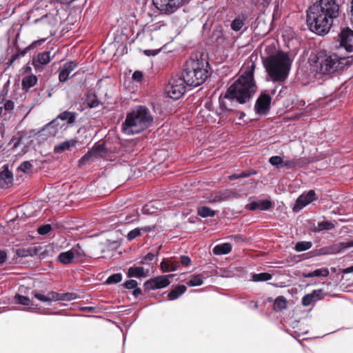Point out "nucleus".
Returning <instances> with one entry per match:
<instances>
[{
    "label": "nucleus",
    "instance_id": "f257e3e1",
    "mask_svg": "<svg viewBox=\"0 0 353 353\" xmlns=\"http://www.w3.org/2000/svg\"><path fill=\"white\" fill-rule=\"evenodd\" d=\"M255 68V63L251 59L244 63L239 78L228 88L223 98L219 99L222 111H232L234 101L243 104L252 98L257 88L254 79Z\"/></svg>",
    "mask_w": 353,
    "mask_h": 353
},
{
    "label": "nucleus",
    "instance_id": "f03ea898",
    "mask_svg": "<svg viewBox=\"0 0 353 353\" xmlns=\"http://www.w3.org/2000/svg\"><path fill=\"white\" fill-rule=\"evenodd\" d=\"M340 14V6L336 0H317L306 10V23L312 32L324 35L329 32Z\"/></svg>",
    "mask_w": 353,
    "mask_h": 353
},
{
    "label": "nucleus",
    "instance_id": "7ed1b4c3",
    "mask_svg": "<svg viewBox=\"0 0 353 353\" xmlns=\"http://www.w3.org/2000/svg\"><path fill=\"white\" fill-rule=\"evenodd\" d=\"M347 58L334 52L321 51L313 55L310 62L316 76L320 78L323 76L330 77L342 71L347 65Z\"/></svg>",
    "mask_w": 353,
    "mask_h": 353
},
{
    "label": "nucleus",
    "instance_id": "20e7f679",
    "mask_svg": "<svg viewBox=\"0 0 353 353\" xmlns=\"http://www.w3.org/2000/svg\"><path fill=\"white\" fill-rule=\"evenodd\" d=\"M152 123L150 110L145 106L139 105L127 114L121 129L124 134L133 135L144 131Z\"/></svg>",
    "mask_w": 353,
    "mask_h": 353
},
{
    "label": "nucleus",
    "instance_id": "39448f33",
    "mask_svg": "<svg viewBox=\"0 0 353 353\" xmlns=\"http://www.w3.org/2000/svg\"><path fill=\"white\" fill-rule=\"evenodd\" d=\"M263 65L273 81L283 82L288 77L291 68L289 56L283 52L263 57Z\"/></svg>",
    "mask_w": 353,
    "mask_h": 353
},
{
    "label": "nucleus",
    "instance_id": "423d86ee",
    "mask_svg": "<svg viewBox=\"0 0 353 353\" xmlns=\"http://www.w3.org/2000/svg\"><path fill=\"white\" fill-rule=\"evenodd\" d=\"M202 61L190 59L186 61L181 77L189 86L196 87L201 85L208 77L207 65Z\"/></svg>",
    "mask_w": 353,
    "mask_h": 353
},
{
    "label": "nucleus",
    "instance_id": "0eeeda50",
    "mask_svg": "<svg viewBox=\"0 0 353 353\" xmlns=\"http://www.w3.org/2000/svg\"><path fill=\"white\" fill-rule=\"evenodd\" d=\"M188 85L181 76H173L165 87L168 96L174 100L180 99L185 92Z\"/></svg>",
    "mask_w": 353,
    "mask_h": 353
},
{
    "label": "nucleus",
    "instance_id": "6e6552de",
    "mask_svg": "<svg viewBox=\"0 0 353 353\" xmlns=\"http://www.w3.org/2000/svg\"><path fill=\"white\" fill-rule=\"evenodd\" d=\"M37 30L48 36H51L54 34V26L57 23V20L52 15L46 14L41 18L35 20Z\"/></svg>",
    "mask_w": 353,
    "mask_h": 353
},
{
    "label": "nucleus",
    "instance_id": "1a4fd4ad",
    "mask_svg": "<svg viewBox=\"0 0 353 353\" xmlns=\"http://www.w3.org/2000/svg\"><path fill=\"white\" fill-rule=\"evenodd\" d=\"M154 6L164 14H172L181 7L184 0H152Z\"/></svg>",
    "mask_w": 353,
    "mask_h": 353
},
{
    "label": "nucleus",
    "instance_id": "9d476101",
    "mask_svg": "<svg viewBox=\"0 0 353 353\" xmlns=\"http://www.w3.org/2000/svg\"><path fill=\"white\" fill-rule=\"evenodd\" d=\"M353 247V241H348L345 242H340L333 244L332 245L321 248L315 251V255H329L336 254L345 249Z\"/></svg>",
    "mask_w": 353,
    "mask_h": 353
},
{
    "label": "nucleus",
    "instance_id": "9b49d317",
    "mask_svg": "<svg viewBox=\"0 0 353 353\" xmlns=\"http://www.w3.org/2000/svg\"><path fill=\"white\" fill-rule=\"evenodd\" d=\"M173 276V274L163 275L157 276L151 279L144 283V288L145 290H150L153 289L163 288L169 285L170 281L169 278Z\"/></svg>",
    "mask_w": 353,
    "mask_h": 353
},
{
    "label": "nucleus",
    "instance_id": "f8f14e48",
    "mask_svg": "<svg viewBox=\"0 0 353 353\" xmlns=\"http://www.w3.org/2000/svg\"><path fill=\"white\" fill-rule=\"evenodd\" d=\"M340 46L347 52H353V30L349 28L343 29L339 34Z\"/></svg>",
    "mask_w": 353,
    "mask_h": 353
},
{
    "label": "nucleus",
    "instance_id": "ddd939ff",
    "mask_svg": "<svg viewBox=\"0 0 353 353\" xmlns=\"http://www.w3.org/2000/svg\"><path fill=\"white\" fill-rule=\"evenodd\" d=\"M238 193L231 190L210 194L207 199L210 203H218L232 198H237Z\"/></svg>",
    "mask_w": 353,
    "mask_h": 353
},
{
    "label": "nucleus",
    "instance_id": "4468645a",
    "mask_svg": "<svg viewBox=\"0 0 353 353\" xmlns=\"http://www.w3.org/2000/svg\"><path fill=\"white\" fill-rule=\"evenodd\" d=\"M316 199L315 192L311 190L307 194H303L298 197L293 207V210L298 212Z\"/></svg>",
    "mask_w": 353,
    "mask_h": 353
},
{
    "label": "nucleus",
    "instance_id": "2eb2a0df",
    "mask_svg": "<svg viewBox=\"0 0 353 353\" xmlns=\"http://www.w3.org/2000/svg\"><path fill=\"white\" fill-rule=\"evenodd\" d=\"M271 97L268 94H261L255 103V110L259 114H265L270 108Z\"/></svg>",
    "mask_w": 353,
    "mask_h": 353
},
{
    "label": "nucleus",
    "instance_id": "dca6fc26",
    "mask_svg": "<svg viewBox=\"0 0 353 353\" xmlns=\"http://www.w3.org/2000/svg\"><path fill=\"white\" fill-rule=\"evenodd\" d=\"M77 62L69 61L65 63L59 69V79L61 82H65L70 77V73L77 67Z\"/></svg>",
    "mask_w": 353,
    "mask_h": 353
},
{
    "label": "nucleus",
    "instance_id": "f3484780",
    "mask_svg": "<svg viewBox=\"0 0 353 353\" xmlns=\"http://www.w3.org/2000/svg\"><path fill=\"white\" fill-rule=\"evenodd\" d=\"M13 176L7 168L0 172V187L7 188L12 184Z\"/></svg>",
    "mask_w": 353,
    "mask_h": 353
},
{
    "label": "nucleus",
    "instance_id": "a211bd4d",
    "mask_svg": "<svg viewBox=\"0 0 353 353\" xmlns=\"http://www.w3.org/2000/svg\"><path fill=\"white\" fill-rule=\"evenodd\" d=\"M34 135H37L38 138L42 140L47 139L48 137H54L57 135L54 129L49 124H46L39 132H35L33 131Z\"/></svg>",
    "mask_w": 353,
    "mask_h": 353
},
{
    "label": "nucleus",
    "instance_id": "6ab92c4d",
    "mask_svg": "<svg viewBox=\"0 0 353 353\" xmlns=\"http://www.w3.org/2000/svg\"><path fill=\"white\" fill-rule=\"evenodd\" d=\"M322 294V290H313L312 293L305 295L302 298V305L303 306H308L312 303L320 299V295Z\"/></svg>",
    "mask_w": 353,
    "mask_h": 353
},
{
    "label": "nucleus",
    "instance_id": "aec40b11",
    "mask_svg": "<svg viewBox=\"0 0 353 353\" xmlns=\"http://www.w3.org/2000/svg\"><path fill=\"white\" fill-rule=\"evenodd\" d=\"M57 117L62 121H65L68 125H73L76 121L77 113L66 110L60 113Z\"/></svg>",
    "mask_w": 353,
    "mask_h": 353
},
{
    "label": "nucleus",
    "instance_id": "412c9836",
    "mask_svg": "<svg viewBox=\"0 0 353 353\" xmlns=\"http://www.w3.org/2000/svg\"><path fill=\"white\" fill-rule=\"evenodd\" d=\"M77 140L71 139L69 141H63L54 146V151L57 153L62 152L65 150H69L71 147L75 146Z\"/></svg>",
    "mask_w": 353,
    "mask_h": 353
},
{
    "label": "nucleus",
    "instance_id": "4be33fe9",
    "mask_svg": "<svg viewBox=\"0 0 353 353\" xmlns=\"http://www.w3.org/2000/svg\"><path fill=\"white\" fill-rule=\"evenodd\" d=\"M128 275L129 277H145L148 276V272H145L143 267H130L128 269Z\"/></svg>",
    "mask_w": 353,
    "mask_h": 353
},
{
    "label": "nucleus",
    "instance_id": "5701e85b",
    "mask_svg": "<svg viewBox=\"0 0 353 353\" xmlns=\"http://www.w3.org/2000/svg\"><path fill=\"white\" fill-rule=\"evenodd\" d=\"M50 61V52H43L37 54V61L33 62L35 68L39 67V64L46 65Z\"/></svg>",
    "mask_w": 353,
    "mask_h": 353
},
{
    "label": "nucleus",
    "instance_id": "b1692460",
    "mask_svg": "<svg viewBox=\"0 0 353 353\" xmlns=\"http://www.w3.org/2000/svg\"><path fill=\"white\" fill-rule=\"evenodd\" d=\"M232 245L229 243H224L216 245L213 249L214 254L216 255L226 254L231 252Z\"/></svg>",
    "mask_w": 353,
    "mask_h": 353
},
{
    "label": "nucleus",
    "instance_id": "393cba45",
    "mask_svg": "<svg viewBox=\"0 0 353 353\" xmlns=\"http://www.w3.org/2000/svg\"><path fill=\"white\" fill-rule=\"evenodd\" d=\"M38 250L37 248H19L17 250L16 254L19 257L33 256L37 255Z\"/></svg>",
    "mask_w": 353,
    "mask_h": 353
},
{
    "label": "nucleus",
    "instance_id": "a878e982",
    "mask_svg": "<svg viewBox=\"0 0 353 353\" xmlns=\"http://www.w3.org/2000/svg\"><path fill=\"white\" fill-rule=\"evenodd\" d=\"M288 301L287 299L283 296H279L274 300V310L276 312H281L283 310L287 308Z\"/></svg>",
    "mask_w": 353,
    "mask_h": 353
},
{
    "label": "nucleus",
    "instance_id": "bb28decb",
    "mask_svg": "<svg viewBox=\"0 0 353 353\" xmlns=\"http://www.w3.org/2000/svg\"><path fill=\"white\" fill-rule=\"evenodd\" d=\"M186 290V286L183 285H178L168 293V296L170 300L176 299L179 296L183 294Z\"/></svg>",
    "mask_w": 353,
    "mask_h": 353
},
{
    "label": "nucleus",
    "instance_id": "cd10ccee",
    "mask_svg": "<svg viewBox=\"0 0 353 353\" xmlns=\"http://www.w3.org/2000/svg\"><path fill=\"white\" fill-rule=\"evenodd\" d=\"M37 78L35 75H28L22 80V86L23 89H29L36 85Z\"/></svg>",
    "mask_w": 353,
    "mask_h": 353
},
{
    "label": "nucleus",
    "instance_id": "c85d7f7f",
    "mask_svg": "<svg viewBox=\"0 0 353 353\" xmlns=\"http://www.w3.org/2000/svg\"><path fill=\"white\" fill-rule=\"evenodd\" d=\"M74 257L72 250L61 252L59 255V260L63 264L70 263Z\"/></svg>",
    "mask_w": 353,
    "mask_h": 353
},
{
    "label": "nucleus",
    "instance_id": "c756f323",
    "mask_svg": "<svg viewBox=\"0 0 353 353\" xmlns=\"http://www.w3.org/2000/svg\"><path fill=\"white\" fill-rule=\"evenodd\" d=\"M329 270L327 268L317 269L313 272L307 274H303L305 278H310L314 276H324L326 277L329 275Z\"/></svg>",
    "mask_w": 353,
    "mask_h": 353
},
{
    "label": "nucleus",
    "instance_id": "7c9ffc66",
    "mask_svg": "<svg viewBox=\"0 0 353 353\" xmlns=\"http://www.w3.org/2000/svg\"><path fill=\"white\" fill-rule=\"evenodd\" d=\"M245 17H239L234 19L231 23V28L234 31H239L245 25Z\"/></svg>",
    "mask_w": 353,
    "mask_h": 353
},
{
    "label": "nucleus",
    "instance_id": "2f4dec72",
    "mask_svg": "<svg viewBox=\"0 0 353 353\" xmlns=\"http://www.w3.org/2000/svg\"><path fill=\"white\" fill-rule=\"evenodd\" d=\"M94 152H91V150L88 151L85 154H84L79 161V163L80 165H84L87 163H90L92 162L94 159H97L93 154Z\"/></svg>",
    "mask_w": 353,
    "mask_h": 353
},
{
    "label": "nucleus",
    "instance_id": "473e14b6",
    "mask_svg": "<svg viewBox=\"0 0 353 353\" xmlns=\"http://www.w3.org/2000/svg\"><path fill=\"white\" fill-rule=\"evenodd\" d=\"M198 214L202 217L214 216L215 212L214 210L210 209L209 207L202 206L197 209Z\"/></svg>",
    "mask_w": 353,
    "mask_h": 353
},
{
    "label": "nucleus",
    "instance_id": "72a5a7b5",
    "mask_svg": "<svg viewBox=\"0 0 353 353\" xmlns=\"http://www.w3.org/2000/svg\"><path fill=\"white\" fill-rule=\"evenodd\" d=\"M312 243L310 241H300L295 245L294 250L296 252H303L310 249Z\"/></svg>",
    "mask_w": 353,
    "mask_h": 353
},
{
    "label": "nucleus",
    "instance_id": "f704fd0d",
    "mask_svg": "<svg viewBox=\"0 0 353 353\" xmlns=\"http://www.w3.org/2000/svg\"><path fill=\"white\" fill-rule=\"evenodd\" d=\"M272 279V274L268 272L254 274L252 275V280L255 282L265 281Z\"/></svg>",
    "mask_w": 353,
    "mask_h": 353
},
{
    "label": "nucleus",
    "instance_id": "c9c22d12",
    "mask_svg": "<svg viewBox=\"0 0 353 353\" xmlns=\"http://www.w3.org/2000/svg\"><path fill=\"white\" fill-rule=\"evenodd\" d=\"M203 284V278L201 274L194 275L187 281L188 286H198Z\"/></svg>",
    "mask_w": 353,
    "mask_h": 353
},
{
    "label": "nucleus",
    "instance_id": "e433bc0d",
    "mask_svg": "<svg viewBox=\"0 0 353 353\" xmlns=\"http://www.w3.org/2000/svg\"><path fill=\"white\" fill-rule=\"evenodd\" d=\"M15 301L23 305H32V301L27 296L16 294L14 296Z\"/></svg>",
    "mask_w": 353,
    "mask_h": 353
},
{
    "label": "nucleus",
    "instance_id": "4c0bfd02",
    "mask_svg": "<svg viewBox=\"0 0 353 353\" xmlns=\"http://www.w3.org/2000/svg\"><path fill=\"white\" fill-rule=\"evenodd\" d=\"M334 228L335 225L333 223L329 221H322L318 223L317 230H330L334 229Z\"/></svg>",
    "mask_w": 353,
    "mask_h": 353
},
{
    "label": "nucleus",
    "instance_id": "58836bf2",
    "mask_svg": "<svg viewBox=\"0 0 353 353\" xmlns=\"http://www.w3.org/2000/svg\"><path fill=\"white\" fill-rule=\"evenodd\" d=\"M90 150L91 152H94L93 154L97 158L103 157L105 154V148L103 144L97 145Z\"/></svg>",
    "mask_w": 353,
    "mask_h": 353
},
{
    "label": "nucleus",
    "instance_id": "ea45409f",
    "mask_svg": "<svg viewBox=\"0 0 353 353\" xmlns=\"http://www.w3.org/2000/svg\"><path fill=\"white\" fill-rule=\"evenodd\" d=\"M87 103L91 108H96L99 105V101L95 94H90L87 97Z\"/></svg>",
    "mask_w": 353,
    "mask_h": 353
},
{
    "label": "nucleus",
    "instance_id": "a19ab883",
    "mask_svg": "<svg viewBox=\"0 0 353 353\" xmlns=\"http://www.w3.org/2000/svg\"><path fill=\"white\" fill-rule=\"evenodd\" d=\"M269 162L271 165L276 168H281L282 167L283 159L280 156H273L270 158Z\"/></svg>",
    "mask_w": 353,
    "mask_h": 353
},
{
    "label": "nucleus",
    "instance_id": "79ce46f5",
    "mask_svg": "<svg viewBox=\"0 0 353 353\" xmlns=\"http://www.w3.org/2000/svg\"><path fill=\"white\" fill-rule=\"evenodd\" d=\"M54 129L56 134L65 127V124L61 123L59 119L56 117L51 122L48 123Z\"/></svg>",
    "mask_w": 353,
    "mask_h": 353
},
{
    "label": "nucleus",
    "instance_id": "37998d69",
    "mask_svg": "<svg viewBox=\"0 0 353 353\" xmlns=\"http://www.w3.org/2000/svg\"><path fill=\"white\" fill-rule=\"evenodd\" d=\"M32 48V45H30L28 46L26 48H25L23 50L19 51L17 53L14 54L12 57V59L10 61L9 64L12 65L19 57L24 56L28 50H30Z\"/></svg>",
    "mask_w": 353,
    "mask_h": 353
},
{
    "label": "nucleus",
    "instance_id": "c03bdc74",
    "mask_svg": "<svg viewBox=\"0 0 353 353\" xmlns=\"http://www.w3.org/2000/svg\"><path fill=\"white\" fill-rule=\"evenodd\" d=\"M122 280V274L120 273L114 274L111 276H110L107 280L106 283L108 284H112V283H118Z\"/></svg>",
    "mask_w": 353,
    "mask_h": 353
},
{
    "label": "nucleus",
    "instance_id": "a18cd8bd",
    "mask_svg": "<svg viewBox=\"0 0 353 353\" xmlns=\"http://www.w3.org/2000/svg\"><path fill=\"white\" fill-rule=\"evenodd\" d=\"M32 168L33 165L30 163V161H23L20 164L18 169L23 172L28 173L32 170Z\"/></svg>",
    "mask_w": 353,
    "mask_h": 353
},
{
    "label": "nucleus",
    "instance_id": "49530a36",
    "mask_svg": "<svg viewBox=\"0 0 353 353\" xmlns=\"http://www.w3.org/2000/svg\"><path fill=\"white\" fill-rule=\"evenodd\" d=\"M213 37L216 38V41L219 44H222L225 41L223 32L219 30H215L213 31Z\"/></svg>",
    "mask_w": 353,
    "mask_h": 353
},
{
    "label": "nucleus",
    "instance_id": "de8ad7c7",
    "mask_svg": "<svg viewBox=\"0 0 353 353\" xmlns=\"http://www.w3.org/2000/svg\"><path fill=\"white\" fill-rule=\"evenodd\" d=\"M141 229L135 228L131 231H130L127 235V239L128 241H132L136 237L139 236L141 235Z\"/></svg>",
    "mask_w": 353,
    "mask_h": 353
},
{
    "label": "nucleus",
    "instance_id": "09e8293b",
    "mask_svg": "<svg viewBox=\"0 0 353 353\" xmlns=\"http://www.w3.org/2000/svg\"><path fill=\"white\" fill-rule=\"evenodd\" d=\"M51 230H52L51 225L46 224V225L40 226L38 228L37 232L39 234L44 235V234H48L51 231Z\"/></svg>",
    "mask_w": 353,
    "mask_h": 353
},
{
    "label": "nucleus",
    "instance_id": "8fccbe9b",
    "mask_svg": "<svg viewBox=\"0 0 353 353\" xmlns=\"http://www.w3.org/2000/svg\"><path fill=\"white\" fill-rule=\"evenodd\" d=\"M297 160L293 159V160H288L283 161L282 167H284L287 169H293L297 165Z\"/></svg>",
    "mask_w": 353,
    "mask_h": 353
},
{
    "label": "nucleus",
    "instance_id": "3c124183",
    "mask_svg": "<svg viewBox=\"0 0 353 353\" xmlns=\"http://www.w3.org/2000/svg\"><path fill=\"white\" fill-rule=\"evenodd\" d=\"M47 297L48 299V302H51L52 301H60L61 294L57 293L55 292H50L48 293Z\"/></svg>",
    "mask_w": 353,
    "mask_h": 353
},
{
    "label": "nucleus",
    "instance_id": "603ef678",
    "mask_svg": "<svg viewBox=\"0 0 353 353\" xmlns=\"http://www.w3.org/2000/svg\"><path fill=\"white\" fill-rule=\"evenodd\" d=\"M137 281L132 279L126 281L123 284L125 288L127 289H134L137 288Z\"/></svg>",
    "mask_w": 353,
    "mask_h": 353
},
{
    "label": "nucleus",
    "instance_id": "864d4df0",
    "mask_svg": "<svg viewBox=\"0 0 353 353\" xmlns=\"http://www.w3.org/2000/svg\"><path fill=\"white\" fill-rule=\"evenodd\" d=\"M272 203L268 200H265L259 202V209L262 210H266L271 208Z\"/></svg>",
    "mask_w": 353,
    "mask_h": 353
},
{
    "label": "nucleus",
    "instance_id": "5fc2aeb1",
    "mask_svg": "<svg viewBox=\"0 0 353 353\" xmlns=\"http://www.w3.org/2000/svg\"><path fill=\"white\" fill-rule=\"evenodd\" d=\"M160 267H161V270L164 272L170 271L169 260L163 259V261L160 264Z\"/></svg>",
    "mask_w": 353,
    "mask_h": 353
},
{
    "label": "nucleus",
    "instance_id": "6e6d98bb",
    "mask_svg": "<svg viewBox=\"0 0 353 353\" xmlns=\"http://www.w3.org/2000/svg\"><path fill=\"white\" fill-rule=\"evenodd\" d=\"M32 294L37 299H38L42 302H48V301L47 295L46 296V295H43L39 292H33Z\"/></svg>",
    "mask_w": 353,
    "mask_h": 353
},
{
    "label": "nucleus",
    "instance_id": "4d7b16f0",
    "mask_svg": "<svg viewBox=\"0 0 353 353\" xmlns=\"http://www.w3.org/2000/svg\"><path fill=\"white\" fill-rule=\"evenodd\" d=\"M76 296L72 293L61 294V300L63 301H71L74 299Z\"/></svg>",
    "mask_w": 353,
    "mask_h": 353
},
{
    "label": "nucleus",
    "instance_id": "13d9d810",
    "mask_svg": "<svg viewBox=\"0 0 353 353\" xmlns=\"http://www.w3.org/2000/svg\"><path fill=\"white\" fill-rule=\"evenodd\" d=\"M143 77V73L140 71H135L132 74V79L137 81H141Z\"/></svg>",
    "mask_w": 353,
    "mask_h": 353
},
{
    "label": "nucleus",
    "instance_id": "bf43d9fd",
    "mask_svg": "<svg viewBox=\"0 0 353 353\" xmlns=\"http://www.w3.org/2000/svg\"><path fill=\"white\" fill-rule=\"evenodd\" d=\"M154 258V254L152 253H148L147 255L144 256L143 261H141V263H148L149 261H152Z\"/></svg>",
    "mask_w": 353,
    "mask_h": 353
},
{
    "label": "nucleus",
    "instance_id": "052dcab7",
    "mask_svg": "<svg viewBox=\"0 0 353 353\" xmlns=\"http://www.w3.org/2000/svg\"><path fill=\"white\" fill-rule=\"evenodd\" d=\"M181 263L184 266H188L191 263V259L188 256H181Z\"/></svg>",
    "mask_w": 353,
    "mask_h": 353
},
{
    "label": "nucleus",
    "instance_id": "680f3d73",
    "mask_svg": "<svg viewBox=\"0 0 353 353\" xmlns=\"http://www.w3.org/2000/svg\"><path fill=\"white\" fill-rule=\"evenodd\" d=\"M170 271H175L179 267V263L176 261L170 260Z\"/></svg>",
    "mask_w": 353,
    "mask_h": 353
},
{
    "label": "nucleus",
    "instance_id": "e2e57ef3",
    "mask_svg": "<svg viewBox=\"0 0 353 353\" xmlns=\"http://www.w3.org/2000/svg\"><path fill=\"white\" fill-rule=\"evenodd\" d=\"M14 103L10 101V100H8L6 102V103L4 104V108L6 110H12L14 109Z\"/></svg>",
    "mask_w": 353,
    "mask_h": 353
},
{
    "label": "nucleus",
    "instance_id": "0e129e2a",
    "mask_svg": "<svg viewBox=\"0 0 353 353\" xmlns=\"http://www.w3.org/2000/svg\"><path fill=\"white\" fill-rule=\"evenodd\" d=\"M247 208L250 210H255L256 209H259V203L255 201L252 202L248 205Z\"/></svg>",
    "mask_w": 353,
    "mask_h": 353
},
{
    "label": "nucleus",
    "instance_id": "69168bd1",
    "mask_svg": "<svg viewBox=\"0 0 353 353\" xmlns=\"http://www.w3.org/2000/svg\"><path fill=\"white\" fill-rule=\"evenodd\" d=\"M348 17H349L350 25L353 28V3L352 2H351V9L348 14Z\"/></svg>",
    "mask_w": 353,
    "mask_h": 353
},
{
    "label": "nucleus",
    "instance_id": "338daca9",
    "mask_svg": "<svg viewBox=\"0 0 353 353\" xmlns=\"http://www.w3.org/2000/svg\"><path fill=\"white\" fill-rule=\"evenodd\" d=\"M7 259V254L5 251L0 250V264L3 263Z\"/></svg>",
    "mask_w": 353,
    "mask_h": 353
},
{
    "label": "nucleus",
    "instance_id": "774afa93",
    "mask_svg": "<svg viewBox=\"0 0 353 353\" xmlns=\"http://www.w3.org/2000/svg\"><path fill=\"white\" fill-rule=\"evenodd\" d=\"M341 272L344 274H348V273L353 272V265L348 267L347 268L343 269Z\"/></svg>",
    "mask_w": 353,
    "mask_h": 353
}]
</instances>
